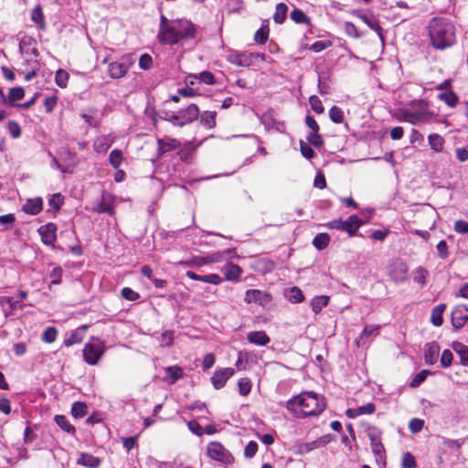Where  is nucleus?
<instances>
[{
  "mask_svg": "<svg viewBox=\"0 0 468 468\" xmlns=\"http://www.w3.org/2000/svg\"><path fill=\"white\" fill-rule=\"evenodd\" d=\"M326 408L324 398L314 391H303L286 402V409L297 419L320 415Z\"/></svg>",
  "mask_w": 468,
  "mask_h": 468,
  "instance_id": "f257e3e1",
  "label": "nucleus"
},
{
  "mask_svg": "<svg viewBox=\"0 0 468 468\" xmlns=\"http://www.w3.org/2000/svg\"><path fill=\"white\" fill-rule=\"evenodd\" d=\"M428 29L431 44L435 49L444 50L456 42V27L449 18L433 17L429 23Z\"/></svg>",
  "mask_w": 468,
  "mask_h": 468,
  "instance_id": "f03ea898",
  "label": "nucleus"
},
{
  "mask_svg": "<svg viewBox=\"0 0 468 468\" xmlns=\"http://www.w3.org/2000/svg\"><path fill=\"white\" fill-rule=\"evenodd\" d=\"M433 113L429 110V104L422 100L411 101L409 109L399 112V119L411 124H420L430 122Z\"/></svg>",
  "mask_w": 468,
  "mask_h": 468,
  "instance_id": "7ed1b4c3",
  "label": "nucleus"
},
{
  "mask_svg": "<svg viewBox=\"0 0 468 468\" xmlns=\"http://www.w3.org/2000/svg\"><path fill=\"white\" fill-rule=\"evenodd\" d=\"M197 27L190 20L175 19L173 25V36L170 42H164L163 45L175 46L195 38Z\"/></svg>",
  "mask_w": 468,
  "mask_h": 468,
  "instance_id": "20e7f679",
  "label": "nucleus"
},
{
  "mask_svg": "<svg viewBox=\"0 0 468 468\" xmlns=\"http://www.w3.org/2000/svg\"><path fill=\"white\" fill-rule=\"evenodd\" d=\"M362 225L363 221L357 216L352 215L346 220H342L341 218L334 219L325 226L329 229L346 231L349 236H354Z\"/></svg>",
  "mask_w": 468,
  "mask_h": 468,
  "instance_id": "39448f33",
  "label": "nucleus"
},
{
  "mask_svg": "<svg viewBox=\"0 0 468 468\" xmlns=\"http://www.w3.org/2000/svg\"><path fill=\"white\" fill-rule=\"evenodd\" d=\"M207 454L209 458L224 464H231L234 457L220 442L211 441L207 447Z\"/></svg>",
  "mask_w": 468,
  "mask_h": 468,
  "instance_id": "423d86ee",
  "label": "nucleus"
},
{
  "mask_svg": "<svg viewBox=\"0 0 468 468\" xmlns=\"http://www.w3.org/2000/svg\"><path fill=\"white\" fill-rule=\"evenodd\" d=\"M104 351L105 346L101 341L98 340L94 343H87L83 348L84 361L89 365L95 366L99 363Z\"/></svg>",
  "mask_w": 468,
  "mask_h": 468,
  "instance_id": "0eeeda50",
  "label": "nucleus"
},
{
  "mask_svg": "<svg viewBox=\"0 0 468 468\" xmlns=\"http://www.w3.org/2000/svg\"><path fill=\"white\" fill-rule=\"evenodd\" d=\"M198 116L199 109L197 105L192 103L186 109L176 112V118L174 120H176V126L182 127L197 120Z\"/></svg>",
  "mask_w": 468,
  "mask_h": 468,
  "instance_id": "6e6552de",
  "label": "nucleus"
},
{
  "mask_svg": "<svg viewBox=\"0 0 468 468\" xmlns=\"http://www.w3.org/2000/svg\"><path fill=\"white\" fill-rule=\"evenodd\" d=\"M133 61L129 56H123L120 60L108 65V73L112 79H120L126 75Z\"/></svg>",
  "mask_w": 468,
  "mask_h": 468,
  "instance_id": "1a4fd4ad",
  "label": "nucleus"
},
{
  "mask_svg": "<svg viewBox=\"0 0 468 468\" xmlns=\"http://www.w3.org/2000/svg\"><path fill=\"white\" fill-rule=\"evenodd\" d=\"M452 325L454 331H459L468 321V307L465 304L454 306L451 313Z\"/></svg>",
  "mask_w": 468,
  "mask_h": 468,
  "instance_id": "9d476101",
  "label": "nucleus"
},
{
  "mask_svg": "<svg viewBox=\"0 0 468 468\" xmlns=\"http://www.w3.org/2000/svg\"><path fill=\"white\" fill-rule=\"evenodd\" d=\"M173 25L174 20H169L163 14L161 15L157 39L162 45L173 39Z\"/></svg>",
  "mask_w": 468,
  "mask_h": 468,
  "instance_id": "9b49d317",
  "label": "nucleus"
},
{
  "mask_svg": "<svg viewBox=\"0 0 468 468\" xmlns=\"http://www.w3.org/2000/svg\"><path fill=\"white\" fill-rule=\"evenodd\" d=\"M57 225L52 222L43 225L37 229L39 235L41 236L42 242L46 245H54L57 239Z\"/></svg>",
  "mask_w": 468,
  "mask_h": 468,
  "instance_id": "f8f14e48",
  "label": "nucleus"
},
{
  "mask_svg": "<svg viewBox=\"0 0 468 468\" xmlns=\"http://www.w3.org/2000/svg\"><path fill=\"white\" fill-rule=\"evenodd\" d=\"M157 157L161 158L165 154L176 150L181 143L175 138L165 137L157 139Z\"/></svg>",
  "mask_w": 468,
  "mask_h": 468,
  "instance_id": "ddd939ff",
  "label": "nucleus"
},
{
  "mask_svg": "<svg viewBox=\"0 0 468 468\" xmlns=\"http://www.w3.org/2000/svg\"><path fill=\"white\" fill-rule=\"evenodd\" d=\"M234 375V369L231 367H225L217 370L212 378L211 382L216 389L223 388L226 382Z\"/></svg>",
  "mask_w": 468,
  "mask_h": 468,
  "instance_id": "4468645a",
  "label": "nucleus"
},
{
  "mask_svg": "<svg viewBox=\"0 0 468 468\" xmlns=\"http://www.w3.org/2000/svg\"><path fill=\"white\" fill-rule=\"evenodd\" d=\"M356 16L361 19L368 27L374 30L381 41H384L383 30L379 26L378 20L373 15H367L361 10H357L355 12Z\"/></svg>",
  "mask_w": 468,
  "mask_h": 468,
  "instance_id": "2eb2a0df",
  "label": "nucleus"
},
{
  "mask_svg": "<svg viewBox=\"0 0 468 468\" xmlns=\"http://www.w3.org/2000/svg\"><path fill=\"white\" fill-rule=\"evenodd\" d=\"M227 60L236 66L250 67L252 64V55L245 52H230L227 56Z\"/></svg>",
  "mask_w": 468,
  "mask_h": 468,
  "instance_id": "dca6fc26",
  "label": "nucleus"
},
{
  "mask_svg": "<svg viewBox=\"0 0 468 468\" xmlns=\"http://www.w3.org/2000/svg\"><path fill=\"white\" fill-rule=\"evenodd\" d=\"M271 300L268 293L257 289H250L245 292L244 301L248 303H258L261 305L267 303Z\"/></svg>",
  "mask_w": 468,
  "mask_h": 468,
  "instance_id": "f3484780",
  "label": "nucleus"
},
{
  "mask_svg": "<svg viewBox=\"0 0 468 468\" xmlns=\"http://www.w3.org/2000/svg\"><path fill=\"white\" fill-rule=\"evenodd\" d=\"M440 353V346L436 342H430L426 344L424 350V359L426 364L433 365L437 362Z\"/></svg>",
  "mask_w": 468,
  "mask_h": 468,
  "instance_id": "a211bd4d",
  "label": "nucleus"
},
{
  "mask_svg": "<svg viewBox=\"0 0 468 468\" xmlns=\"http://www.w3.org/2000/svg\"><path fill=\"white\" fill-rule=\"evenodd\" d=\"M186 277H188L191 280L200 281V282L214 284V285H218L222 282V278L216 273H211V274H207V275H198L192 271H187L186 272Z\"/></svg>",
  "mask_w": 468,
  "mask_h": 468,
  "instance_id": "6ab92c4d",
  "label": "nucleus"
},
{
  "mask_svg": "<svg viewBox=\"0 0 468 468\" xmlns=\"http://www.w3.org/2000/svg\"><path fill=\"white\" fill-rule=\"evenodd\" d=\"M261 122L268 130H275L279 133H283L285 124L283 122L276 120L271 113H265L262 116Z\"/></svg>",
  "mask_w": 468,
  "mask_h": 468,
  "instance_id": "aec40b11",
  "label": "nucleus"
},
{
  "mask_svg": "<svg viewBox=\"0 0 468 468\" xmlns=\"http://www.w3.org/2000/svg\"><path fill=\"white\" fill-rule=\"evenodd\" d=\"M222 272L225 279L231 282H237L239 280L242 270L237 264L228 262L222 269Z\"/></svg>",
  "mask_w": 468,
  "mask_h": 468,
  "instance_id": "412c9836",
  "label": "nucleus"
},
{
  "mask_svg": "<svg viewBox=\"0 0 468 468\" xmlns=\"http://www.w3.org/2000/svg\"><path fill=\"white\" fill-rule=\"evenodd\" d=\"M247 339L250 344L265 346L270 343V337L264 331H251L247 335Z\"/></svg>",
  "mask_w": 468,
  "mask_h": 468,
  "instance_id": "4be33fe9",
  "label": "nucleus"
},
{
  "mask_svg": "<svg viewBox=\"0 0 468 468\" xmlns=\"http://www.w3.org/2000/svg\"><path fill=\"white\" fill-rule=\"evenodd\" d=\"M43 207V201L40 197L27 199L23 205L22 210L29 215H37Z\"/></svg>",
  "mask_w": 468,
  "mask_h": 468,
  "instance_id": "5701e85b",
  "label": "nucleus"
},
{
  "mask_svg": "<svg viewBox=\"0 0 468 468\" xmlns=\"http://www.w3.org/2000/svg\"><path fill=\"white\" fill-rule=\"evenodd\" d=\"M114 138L112 135H101L96 138L93 144L94 151L97 153L106 152L113 144Z\"/></svg>",
  "mask_w": 468,
  "mask_h": 468,
  "instance_id": "b1692460",
  "label": "nucleus"
},
{
  "mask_svg": "<svg viewBox=\"0 0 468 468\" xmlns=\"http://www.w3.org/2000/svg\"><path fill=\"white\" fill-rule=\"evenodd\" d=\"M87 328V325H82L77 328L76 330L72 331L69 334V337L64 340V345L66 346H70L81 343L84 338L85 331Z\"/></svg>",
  "mask_w": 468,
  "mask_h": 468,
  "instance_id": "393cba45",
  "label": "nucleus"
},
{
  "mask_svg": "<svg viewBox=\"0 0 468 468\" xmlns=\"http://www.w3.org/2000/svg\"><path fill=\"white\" fill-rule=\"evenodd\" d=\"M283 295L292 303H300L304 301L302 290L296 286L284 290Z\"/></svg>",
  "mask_w": 468,
  "mask_h": 468,
  "instance_id": "a878e982",
  "label": "nucleus"
},
{
  "mask_svg": "<svg viewBox=\"0 0 468 468\" xmlns=\"http://www.w3.org/2000/svg\"><path fill=\"white\" fill-rule=\"evenodd\" d=\"M428 142L431 149L435 153H441L443 151L445 140L439 133H431L428 136Z\"/></svg>",
  "mask_w": 468,
  "mask_h": 468,
  "instance_id": "bb28decb",
  "label": "nucleus"
},
{
  "mask_svg": "<svg viewBox=\"0 0 468 468\" xmlns=\"http://www.w3.org/2000/svg\"><path fill=\"white\" fill-rule=\"evenodd\" d=\"M446 309L445 303H440L431 310V322L434 326H441L443 324L442 314Z\"/></svg>",
  "mask_w": 468,
  "mask_h": 468,
  "instance_id": "cd10ccee",
  "label": "nucleus"
},
{
  "mask_svg": "<svg viewBox=\"0 0 468 468\" xmlns=\"http://www.w3.org/2000/svg\"><path fill=\"white\" fill-rule=\"evenodd\" d=\"M30 18L39 29H45L46 20L40 5H37L33 8Z\"/></svg>",
  "mask_w": 468,
  "mask_h": 468,
  "instance_id": "c85d7f7f",
  "label": "nucleus"
},
{
  "mask_svg": "<svg viewBox=\"0 0 468 468\" xmlns=\"http://www.w3.org/2000/svg\"><path fill=\"white\" fill-rule=\"evenodd\" d=\"M379 329V325H366L357 339V345L364 346L371 335H378Z\"/></svg>",
  "mask_w": 468,
  "mask_h": 468,
  "instance_id": "c756f323",
  "label": "nucleus"
},
{
  "mask_svg": "<svg viewBox=\"0 0 468 468\" xmlns=\"http://www.w3.org/2000/svg\"><path fill=\"white\" fill-rule=\"evenodd\" d=\"M100 463L99 458L89 453H81L80 458L77 460V464L89 468H97L99 467Z\"/></svg>",
  "mask_w": 468,
  "mask_h": 468,
  "instance_id": "7c9ffc66",
  "label": "nucleus"
},
{
  "mask_svg": "<svg viewBox=\"0 0 468 468\" xmlns=\"http://www.w3.org/2000/svg\"><path fill=\"white\" fill-rule=\"evenodd\" d=\"M452 349L459 355L461 364L464 367H468V346L460 342L452 343Z\"/></svg>",
  "mask_w": 468,
  "mask_h": 468,
  "instance_id": "2f4dec72",
  "label": "nucleus"
},
{
  "mask_svg": "<svg viewBox=\"0 0 468 468\" xmlns=\"http://www.w3.org/2000/svg\"><path fill=\"white\" fill-rule=\"evenodd\" d=\"M372 452L379 467L386 465V452L382 442L371 444Z\"/></svg>",
  "mask_w": 468,
  "mask_h": 468,
  "instance_id": "473e14b6",
  "label": "nucleus"
},
{
  "mask_svg": "<svg viewBox=\"0 0 468 468\" xmlns=\"http://www.w3.org/2000/svg\"><path fill=\"white\" fill-rule=\"evenodd\" d=\"M217 112L206 111L200 116V123L207 129H212L216 126Z\"/></svg>",
  "mask_w": 468,
  "mask_h": 468,
  "instance_id": "72a5a7b5",
  "label": "nucleus"
},
{
  "mask_svg": "<svg viewBox=\"0 0 468 468\" xmlns=\"http://www.w3.org/2000/svg\"><path fill=\"white\" fill-rule=\"evenodd\" d=\"M329 303V297L326 295H319L315 296L311 300V307L312 311L314 314H319L324 307H325Z\"/></svg>",
  "mask_w": 468,
  "mask_h": 468,
  "instance_id": "f704fd0d",
  "label": "nucleus"
},
{
  "mask_svg": "<svg viewBox=\"0 0 468 468\" xmlns=\"http://www.w3.org/2000/svg\"><path fill=\"white\" fill-rule=\"evenodd\" d=\"M55 422L57 425L63 430L64 431L74 434L76 430L73 425H71L69 421V420L64 415H56L54 418Z\"/></svg>",
  "mask_w": 468,
  "mask_h": 468,
  "instance_id": "c9c22d12",
  "label": "nucleus"
},
{
  "mask_svg": "<svg viewBox=\"0 0 468 468\" xmlns=\"http://www.w3.org/2000/svg\"><path fill=\"white\" fill-rule=\"evenodd\" d=\"M291 19L296 24H304L311 26V19L307 16L303 11L298 8H294L290 14Z\"/></svg>",
  "mask_w": 468,
  "mask_h": 468,
  "instance_id": "e433bc0d",
  "label": "nucleus"
},
{
  "mask_svg": "<svg viewBox=\"0 0 468 468\" xmlns=\"http://www.w3.org/2000/svg\"><path fill=\"white\" fill-rule=\"evenodd\" d=\"M438 98H439V100L445 102V104H447L448 106H450L452 108L455 107L459 101V98H458L457 94L452 90L440 93L438 95Z\"/></svg>",
  "mask_w": 468,
  "mask_h": 468,
  "instance_id": "4c0bfd02",
  "label": "nucleus"
},
{
  "mask_svg": "<svg viewBox=\"0 0 468 468\" xmlns=\"http://www.w3.org/2000/svg\"><path fill=\"white\" fill-rule=\"evenodd\" d=\"M288 13V6L284 3H279L276 5L273 20L277 24H282L286 19Z\"/></svg>",
  "mask_w": 468,
  "mask_h": 468,
  "instance_id": "58836bf2",
  "label": "nucleus"
},
{
  "mask_svg": "<svg viewBox=\"0 0 468 468\" xmlns=\"http://www.w3.org/2000/svg\"><path fill=\"white\" fill-rule=\"evenodd\" d=\"M366 432H367V437L369 438L370 445L382 442L381 441L382 431L378 427L369 426L366 430Z\"/></svg>",
  "mask_w": 468,
  "mask_h": 468,
  "instance_id": "ea45409f",
  "label": "nucleus"
},
{
  "mask_svg": "<svg viewBox=\"0 0 468 468\" xmlns=\"http://www.w3.org/2000/svg\"><path fill=\"white\" fill-rule=\"evenodd\" d=\"M330 242V237L327 233H319L313 239V245L317 250L325 249Z\"/></svg>",
  "mask_w": 468,
  "mask_h": 468,
  "instance_id": "a19ab883",
  "label": "nucleus"
},
{
  "mask_svg": "<svg viewBox=\"0 0 468 468\" xmlns=\"http://www.w3.org/2000/svg\"><path fill=\"white\" fill-rule=\"evenodd\" d=\"M25 90L22 87H15L10 89L6 101L14 106L15 101L23 99Z\"/></svg>",
  "mask_w": 468,
  "mask_h": 468,
  "instance_id": "79ce46f5",
  "label": "nucleus"
},
{
  "mask_svg": "<svg viewBox=\"0 0 468 468\" xmlns=\"http://www.w3.org/2000/svg\"><path fill=\"white\" fill-rule=\"evenodd\" d=\"M87 413V405L84 402L77 401L72 404L71 414L74 418H82Z\"/></svg>",
  "mask_w": 468,
  "mask_h": 468,
  "instance_id": "37998d69",
  "label": "nucleus"
},
{
  "mask_svg": "<svg viewBox=\"0 0 468 468\" xmlns=\"http://www.w3.org/2000/svg\"><path fill=\"white\" fill-rule=\"evenodd\" d=\"M122 162V152L119 149H114L111 152L109 156V163L114 168L118 169Z\"/></svg>",
  "mask_w": 468,
  "mask_h": 468,
  "instance_id": "c03bdc74",
  "label": "nucleus"
},
{
  "mask_svg": "<svg viewBox=\"0 0 468 468\" xmlns=\"http://www.w3.org/2000/svg\"><path fill=\"white\" fill-rule=\"evenodd\" d=\"M58 336V330L54 326H48L45 329V331L42 334L41 339L43 342L46 343H53L57 339Z\"/></svg>",
  "mask_w": 468,
  "mask_h": 468,
  "instance_id": "a18cd8bd",
  "label": "nucleus"
},
{
  "mask_svg": "<svg viewBox=\"0 0 468 468\" xmlns=\"http://www.w3.org/2000/svg\"><path fill=\"white\" fill-rule=\"evenodd\" d=\"M318 447H319L318 441H309V442H302L297 446V453L306 454Z\"/></svg>",
  "mask_w": 468,
  "mask_h": 468,
  "instance_id": "49530a36",
  "label": "nucleus"
},
{
  "mask_svg": "<svg viewBox=\"0 0 468 468\" xmlns=\"http://www.w3.org/2000/svg\"><path fill=\"white\" fill-rule=\"evenodd\" d=\"M69 75L64 69H58L55 75V82L59 88H66L68 85Z\"/></svg>",
  "mask_w": 468,
  "mask_h": 468,
  "instance_id": "de8ad7c7",
  "label": "nucleus"
},
{
  "mask_svg": "<svg viewBox=\"0 0 468 468\" xmlns=\"http://www.w3.org/2000/svg\"><path fill=\"white\" fill-rule=\"evenodd\" d=\"M427 276L428 271L425 268L420 266L414 271L413 280L415 282L424 286L426 284Z\"/></svg>",
  "mask_w": 468,
  "mask_h": 468,
  "instance_id": "09e8293b",
  "label": "nucleus"
},
{
  "mask_svg": "<svg viewBox=\"0 0 468 468\" xmlns=\"http://www.w3.org/2000/svg\"><path fill=\"white\" fill-rule=\"evenodd\" d=\"M269 37V27L268 26H262L259 28L254 35V40L258 44H264Z\"/></svg>",
  "mask_w": 468,
  "mask_h": 468,
  "instance_id": "8fccbe9b",
  "label": "nucleus"
},
{
  "mask_svg": "<svg viewBox=\"0 0 468 468\" xmlns=\"http://www.w3.org/2000/svg\"><path fill=\"white\" fill-rule=\"evenodd\" d=\"M165 373L171 378V383H175L183 377V370L177 366L166 367Z\"/></svg>",
  "mask_w": 468,
  "mask_h": 468,
  "instance_id": "3c124183",
  "label": "nucleus"
},
{
  "mask_svg": "<svg viewBox=\"0 0 468 468\" xmlns=\"http://www.w3.org/2000/svg\"><path fill=\"white\" fill-rule=\"evenodd\" d=\"M231 253L230 250H225L222 251H216L209 255H207L208 262L209 263H216L220 262L226 259L227 256H229Z\"/></svg>",
  "mask_w": 468,
  "mask_h": 468,
  "instance_id": "603ef678",
  "label": "nucleus"
},
{
  "mask_svg": "<svg viewBox=\"0 0 468 468\" xmlns=\"http://www.w3.org/2000/svg\"><path fill=\"white\" fill-rule=\"evenodd\" d=\"M329 117L333 122L341 123L344 121V112L339 107L333 106L329 110Z\"/></svg>",
  "mask_w": 468,
  "mask_h": 468,
  "instance_id": "864d4df0",
  "label": "nucleus"
},
{
  "mask_svg": "<svg viewBox=\"0 0 468 468\" xmlns=\"http://www.w3.org/2000/svg\"><path fill=\"white\" fill-rule=\"evenodd\" d=\"M429 374H431V372L429 370H427V369L421 370L420 372H419L412 378V379L410 383V386L411 388L419 387L422 382L425 381V379L427 378Z\"/></svg>",
  "mask_w": 468,
  "mask_h": 468,
  "instance_id": "5fc2aeb1",
  "label": "nucleus"
},
{
  "mask_svg": "<svg viewBox=\"0 0 468 468\" xmlns=\"http://www.w3.org/2000/svg\"><path fill=\"white\" fill-rule=\"evenodd\" d=\"M238 387L239 394L241 396H247L251 390V382L248 378H240Z\"/></svg>",
  "mask_w": 468,
  "mask_h": 468,
  "instance_id": "6e6d98bb",
  "label": "nucleus"
},
{
  "mask_svg": "<svg viewBox=\"0 0 468 468\" xmlns=\"http://www.w3.org/2000/svg\"><path fill=\"white\" fill-rule=\"evenodd\" d=\"M309 103L311 105L312 110L316 113L321 114L324 112V108L322 104L321 100L316 95H312L309 98Z\"/></svg>",
  "mask_w": 468,
  "mask_h": 468,
  "instance_id": "4d7b16f0",
  "label": "nucleus"
},
{
  "mask_svg": "<svg viewBox=\"0 0 468 468\" xmlns=\"http://www.w3.org/2000/svg\"><path fill=\"white\" fill-rule=\"evenodd\" d=\"M307 142L314 147H320L324 141L318 132H310L306 137Z\"/></svg>",
  "mask_w": 468,
  "mask_h": 468,
  "instance_id": "13d9d810",
  "label": "nucleus"
},
{
  "mask_svg": "<svg viewBox=\"0 0 468 468\" xmlns=\"http://www.w3.org/2000/svg\"><path fill=\"white\" fill-rule=\"evenodd\" d=\"M63 200L64 198L61 194H54L48 199V205L54 210H58L63 205Z\"/></svg>",
  "mask_w": 468,
  "mask_h": 468,
  "instance_id": "bf43d9fd",
  "label": "nucleus"
},
{
  "mask_svg": "<svg viewBox=\"0 0 468 468\" xmlns=\"http://www.w3.org/2000/svg\"><path fill=\"white\" fill-rule=\"evenodd\" d=\"M121 295L128 301H136L140 298V294L129 287H124L121 291Z\"/></svg>",
  "mask_w": 468,
  "mask_h": 468,
  "instance_id": "052dcab7",
  "label": "nucleus"
},
{
  "mask_svg": "<svg viewBox=\"0 0 468 468\" xmlns=\"http://www.w3.org/2000/svg\"><path fill=\"white\" fill-rule=\"evenodd\" d=\"M63 270L59 266H55L49 273L51 278V284L61 283Z\"/></svg>",
  "mask_w": 468,
  "mask_h": 468,
  "instance_id": "680f3d73",
  "label": "nucleus"
},
{
  "mask_svg": "<svg viewBox=\"0 0 468 468\" xmlns=\"http://www.w3.org/2000/svg\"><path fill=\"white\" fill-rule=\"evenodd\" d=\"M153 66V58L152 57L147 54V53H144L143 55L140 56L139 58V67L144 69V70H147V69H150Z\"/></svg>",
  "mask_w": 468,
  "mask_h": 468,
  "instance_id": "e2e57ef3",
  "label": "nucleus"
},
{
  "mask_svg": "<svg viewBox=\"0 0 468 468\" xmlns=\"http://www.w3.org/2000/svg\"><path fill=\"white\" fill-rule=\"evenodd\" d=\"M197 77L198 80H200L201 82H203L205 84L212 85L215 83V77L210 71H207V70L202 71L199 74H197Z\"/></svg>",
  "mask_w": 468,
  "mask_h": 468,
  "instance_id": "0e129e2a",
  "label": "nucleus"
},
{
  "mask_svg": "<svg viewBox=\"0 0 468 468\" xmlns=\"http://www.w3.org/2000/svg\"><path fill=\"white\" fill-rule=\"evenodd\" d=\"M401 466L403 468H415L416 461L414 456L410 452L403 453Z\"/></svg>",
  "mask_w": 468,
  "mask_h": 468,
  "instance_id": "69168bd1",
  "label": "nucleus"
},
{
  "mask_svg": "<svg viewBox=\"0 0 468 468\" xmlns=\"http://www.w3.org/2000/svg\"><path fill=\"white\" fill-rule=\"evenodd\" d=\"M424 426V420L414 418L410 421L409 429L412 433L420 432Z\"/></svg>",
  "mask_w": 468,
  "mask_h": 468,
  "instance_id": "338daca9",
  "label": "nucleus"
},
{
  "mask_svg": "<svg viewBox=\"0 0 468 468\" xmlns=\"http://www.w3.org/2000/svg\"><path fill=\"white\" fill-rule=\"evenodd\" d=\"M455 232L460 234H468V221L456 220L453 227Z\"/></svg>",
  "mask_w": 468,
  "mask_h": 468,
  "instance_id": "774afa93",
  "label": "nucleus"
}]
</instances>
